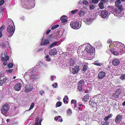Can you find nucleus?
Listing matches in <instances>:
<instances>
[{
    "label": "nucleus",
    "mask_w": 125,
    "mask_h": 125,
    "mask_svg": "<svg viewBox=\"0 0 125 125\" xmlns=\"http://www.w3.org/2000/svg\"><path fill=\"white\" fill-rule=\"evenodd\" d=\"M109 47L112 53L115 55H117L119 53H123L125 52V47L124 44L118 42L110 43Z\"/></svg>",
    "instance_id": "obj_1"
},
{
    "label": "nucleus",
    "mask_w": 125,
    "mask_h": 125,
    "mask_svg": "<svg viewBox=\"0 0 125 125\" xmlns=\"http://www.w3.org/2000/svg\"><path fill=\"white\" fill-rule=\"evenodd\" d=\"M112 12L115 16L117 17H121L124 14L123 10H120V9L115 8L113 9Z\"/></svg>",
    "instance_id": "obj_2"
},
{
    "label": "nucleus",
    "mask_w": 125,
    "mask_h": 125,
    "mask_svg": "<svg viewBox=\"0 0 125 125\" xmlns=\"http://www.w3.org/2000/svg\"><path fill=\"white\" fill-rule=\"evenodd\" d=\"M121 93V90L120 89H118L113 94L111 97V98L113 99H115L118 98L119 97V95Z\"/></svg>",
    "instance_id": "obj_3"
},
{
    "label": "nucleus",
    "mask_w": 125,
    "mask_h": 125,
    "mask_svg": "<svg viewBox=\"0 0 125 125\" xmlns=\"http://www.w3.org/2000/svg\"><path fill=\"white\" fill-rule=\"evenodd\" d=\"M9 105L7 104H6L3 105L2 107L1 113L4 115H5L8 111Z\"/></svg>",
    "instance_id": "obj_4"
},
{
    "label": "nucleus",
    "mask_w": 125,
    "mask_h": 125,
    "mask_svg": "<svg viewBox=\"0 0 125 125\" xmlns=\"http://www.w3.org/2000/svg\"><path fill=\"white\" fill-rule=\"evenodd\" d=\"M85 50L89 53H92L95 51L94 48L90 44H88L86 45Z\"/></svg>",
    "instance_id": "obj_5"
},
{
    "label": "nucleus",
    "mask_w": 125,
    "mask_h": 125,
    "mask_svg": "<svg viewBox=\"0 0 125 125\" xmlns=\"http://www.w3.org/2000/svg\"><path fill=\"white\" fill-rule=\"evenodd\" d=\"M70 25L72 28L74 29H78L79 28L80 23L77 21L74 22L72 21L70 23Z\"/></svg>",
    "instance_id": "obj_6"
},
{
    "label": "nucleus",
    "mask_w": 125,
    "mask_h": 125,
    "mask_svg": "<svg viewBox=\"0 0 125 125\" xmlns=\"http://www.w3.org/2000/svg\"><path fill=\"white\" fill-rule=\"evenodd\" d=\"M85 83L84 80H82L79 81L78 83L77 89L79 91L82 90L83 86H84Z\"/></svg>",
    "instance_id": "obj_7"
},
{
    "label": "nucleus",
    "mask_w": 125,
    "mask_h": 125,
    "mask_svg": "<svg viewBox=\"0 0 125 125\" xmlns=\"http://www.w3.org/2000/svg\"><path fill=\"white\" fill-rule=\"evenodd\" d=\"M33 89V87L30 84H27L25 87V92L28 93L31 91Z\"/></svg>",
    "instance_id": "obj_8"
},
{
    "label": "nucleus",
    "mask_w": 125,
    "mask_h": 125,
    "mask_svg": "<svg viewBox=\"0 0 125 125\" xmlns=\"http://www.w3.org/2000/svg\"><path fill=\"white\" fill-rule=\"evenodd\" d=\"M123 118L122 116L120 115H117L115 118V122L117 124H119Z\"/></svg>",
    "instance_id": "obj_9"
},
{
    "label": "nucleus",
    "mask_w": 125,
    "mask_h": 125,
    "mask_svg": "<svg viewBox=\"0 0 125 125\" xmlns=\"http://www.w3.org/2000/svg\"><path fill=\"white\" fill-rule=\"evenodd\" d=\"M7 29L8 32L10 33H12V34H13L15 31V27L14 28L11 25H9L7 27Z\"/></svg>",
    "instance_id": "obj_10"
},
{
    "label": "nucleus",
    "mask_w": 125,
    "mask_h": 125,
    "mask_svg": "<svg viewBox=\"0 0 125 125\" xmlns=\"http://www.w3.org/2000/svg\"><path fill=\"white\" fill-rule=\"evenodd\" d=\"M79 70V66L76 65L75 66L74 68L72 69V73L73 74H76L78 72Z\"/></svg>",
    "instance_id": "obj_11"
},
{
    "label": "nucleus",
    "mask_w": 125,
    "mask_h": 125,
    "mask_svg": "<svg viewBox=\"0 0 125 125\" xmlns=\"http://www.w3.org/2000/svg\"><path fill=\"white\" fill-rule=\"evenodd\" d=\"M1 80L0 81V85L1 86L3 85V84H5L7 83V78L5 77L3 78L2 76L0 77Z\"/></svg>",
    "instance_id": "obj_12"
},
{
    "label": "nucleus",
    "mask_w": 125,
    "mask_h": 125,
    "mask_svg": "<svg viewBox=\"0 0 125 125\" xmlns=\"http://www.w3.org/2000/svg\"><path fill=\"white\" fill-rule=\"evenodd\" d=\"M22 84L20 83H17L14 86L15 90L17 91H19L21 89Z\"/></svg>",
    "instance_id": "obj_13"
},
{
    "label": "nucleus",
    "mask_w": 125,
    "mask_h": 125,
    "mask_svg": "<svg viewBox=\"0 0 125 125\" xmlns=\"http://www.w3.org/2000/svg\"><path fill=\"white\" fill-rule=\"evenodd\" d=\"M57 53V51L56 50L55 48H54L50 50L49 53L51 55H56Z\"/></svg>",
    "instance_id": "obj_14"
},
{
    "label": "nucleus",
    "mask_w": 125,
    "mask_h": 125,
    "mask_svg": "<svg viewBox=\"0 0 125 125\" xmlns=\"http://www.w3.org/2000/svg\"><path fill=\"white\" fill-rule=\"evenodd\" d=\"M49 43V40L47 39H46L42 41L40 44L42 46H46Z\"/></svg>",
    "instance_id": "obj_15"
},
{
    "label": "nucleus",
    "mask_w": 125,
    "mask_h": 125,
    "mask_svg": "<svg viewBox=\"0 0 125 125\" xmlns=\"http://www.w3.org/2000/svg\"><path fill=\"white\" fill-rule=\"evenodd\" d=\"M97 97L98 98L97 99L98 105L99 106H101L102 105V102H101V100H102V95L100 94H99V95H97Z\"/></svg>",
    "instance_id": "obj_16"
},
{
    "label": "nucleus",
    "mask_w": 125,
    "mask_h": 125,
    "mask_svg": "<svg viewBox=\"0 0 125 125\" xmlns=\"http://www.w3.org/2000/svg\"><path fill=\"white\" fill-rule=\"evenodd\" d=\"M120 63V61L117 59H114L112 61L113 64L114 65L116 66L118 65Z\"/></svg>",
    "instance_id": "obj_17"
},
{
    "label": "nucleus",
    "mask_w": 125,
    "mask_h": 125,
    "mask_svg": "<svg viewBox=\"0 0 125 125\" xmlns=\"http://www.w3.org/2000/svg\"><path fill=\"white\" fill-rule=\"evenodd\" d=\"M108 14V12L106 10H102V18H107Z\"/></svg>",
    "instance_id": "obj_18"
},
{
    "label": "nucleus",
    "mask_w": 125,
    "mask_h": 125,
    "mask_svg": "<svg viewBox=\"0 0 125 125\" xmlns=\"http://www.w3.org/2000/svg\"><path fill=\"white\" fill-rule=\"evenodd\" d=\"M67 18H68L66 16L63 15L61 17L60 20L62 22H65L67 21Z\"/></svg>",
    "instance_id": "obj_19"
},
{
    "label": "nucleus",
    "mask_w": 125,
    "mask_h": 125,
    "mask_svg": "<svg viewBox=\"0 0 125 125\" xmlns=\"http://www.w3.org/2000/svg\"><path fill=\"white\" fill-rule=\"evenodd\" d=\"M90 96L89 94H86L82 98V100L83 101L86 102L88 101L90 98Z\"/></svg>",
    "instance_id": "obj_20"
},
{
    "label": "nucleus",
    "mask_w": 125,
    "mask_h": 125,
    "mask_svg": "<svg viewBox=\"0 0 125 125\" xmlns=\"http://www.w3.org/2000/svg\"><path fill=\"white\" fill-rule=\"evenodd\" d=\"M70 65L71 66H72L74 65L75 63V62L74 59H71L69 60Z\"/></svg>",
    "instance_id": "obj_21"
},
{
    "label": "nucleus",
    "mask_w": 125,
    "mask_h": 125,
    "mask_svg": "<svg viewBox=\"0 0 125 125\" xmlns=\"http://www.w3.org/2000/svg\"><path fill=\"white\" fill-rule=\"evenodd\" d=\"M113 115L112 114H110L107 116L105 117L104 119V120L106 121H107L110 118H111L112 116Z\"/></svg>",
    "instance_id": "obj_22"
},
{
    "label": "nucleus",
    "mask_w": 125,
    "mask_h": 125,
    "mask_svg": "<svg viewBox=\"0 0 125 125\" xmlns=\"http://www.w3.org/2000/svg\"><path fill=\"white\" fill-rule=\"evenodd\" d=\"M119 78L122 81L125 80V74H122L120 76Z\"/></svg>",
    "instance_id": "obj_23"
},
{
    "label": "nucleus",
    "mask_w": 125,
    "mask_h": 125,
    "mask_svg": "<svg viewBox=\"0 0 125 125\" xmlns=\"http://www.w3.org/2000/svg\"><path fill=\"white\" fill-rule=\"evenodd\" d=\"M89 103L91 106L93 107L94 106L95 104H96L95 103V102H94L91 99L89 102Z\"/></svg>",
    "instance_id": "obj_24"
},
{
    "label": "nucleus",
    "mask_w": 125,
    "mask_h": 125,
    "mask_svg": "<svg viewBox=\"0 0 125 125\" xmlns=\"http://www.w3.org/2000/svg\"><path fill=\"white\" fill-rule=\"evenodd\" d=\"M97 99L98 98V97H97V95L95 97H93V98L92 100L94 101V102H95V103L96 104L98 105V101H97Z\"/></svg>",
    "instance_id": "obj_25"
},
{
    "label": "nucleus",
    "mask_w": 125,
    "mask_h": 125,
    "mask_svg": "<svg viewBox=\"0 0 125 125\" xmlns=\"http://www.w3.org/2000/svg\"><path fill=\"white\" fill-rule=\"evenodd\" d=\"M78 14L80 17H83L85 15V13L83 11H80L79 12Z\"/></svg>",
    "instance_id": "obj_26"
},
{
    "label": "nucleus",
    "mask_w": 125,
    "mask_h": 125,
    "mask_svg": "<svg viewBox=\"0 0 125 125\" xmlns=\"http://www.w3.org/2000/svg\"><path fill=\"white\" fill-rule=\"evenodd\" d=\"M88 66L87 64L84 65L83 66L82 70L84 72H85L88 69Z\"/></svg>",
    "instance_id": "obj_27"
},
{
    "label": "nucleus",
    "mask_w": 125,
    "mask_h": 125,
    "mask_svg": "<svg viewBox=\"0 0 125 125\" xmlns=\"http://www.w3.org/2000/svg\"><path fill=\"white\" fill-rule=\"evenodd\" d=\"M31 78L34 81L36 80L38 78V77L36 75H32L31 76Z\"/></svg>",
    "instance_id": "obj_28"
},
{
    "label": "nucleus",
    "mask_w": 125,
    "mask_h": 125,
    "mask_svg": "<svg viewBox=\"0 0 125 125\" xmlns=\"http://www.w3.org/2000/svg\"><path fill=\"white\" fill-rule=\"evenodd\" d=\"M115 5L117 7V8H116L120 9V10H123V9L122 8V5H119V4H116Z\"/></svg>",
    "instance_id": "obj_29"
},
{
    "label": "nucleus",
    "mask_w": 125,
    "mask_h": 125,
    "mask_svg": "<svg viewBox=\"0 0 125 125\" xmlns=\"http://www.w3.org/2000/svg\"><path fill=\"white\" fill-rule=\"evenodd\" d=\"M39 120V117L36 118L35 120V123L34 125H38V123Z\"/></svg>",
    "instance_id": "obj_30"
},
{
    "label": "nucleus",
    "mask_w": 125,
    "mask_h": 125,
    "mask_svg": "<svg viewBox=\"0 0 125 125\" xmlns=\"http://www.w3.org/2000/svg\"><path fill=\"white\" fill-rule=\"evenodd\" d=\"M62 104V102H60V101H59L58 102L56 103V106L57 107H60L61 106Z\"/></svg>",
    "instance_id": "obj_31"
},
{
    "label": "nucleus",
    "mask_w": 125,
    "mask_h": 125,
    "mask_svg": "<svg viewBox=\"0 0 125 125\" xmlns=\"http://www.w3.org/2000/svg\"><path fill=\"white\" fill-rule=\"evenodd\" d=\"M59 25L58 24H56L54 25L51 28V29L52 30H53L54 29L57 28L59 27Z\"/></svg>",
    "instance_id": "obj_32"
},
{
    "label": "nucleus",
    "mask_w": 125,
    "mask_h": 125,
    "mask_svg": "<svg viewBox=\"0 0 125 125\" xmlns=\"http://www.w3.org/2000/svg\"><path fill=\"white\" fill-rule=\"evenodd\" d=\"M94 64L98 66H100L101 65V63L99 62L98 61H96L94 62Z\"/></svg>",
    "instance_id": "obj_33"
},
{
    "label": "nucleus",
    "mask_w": 125,
    "mask_h": 125,
    "mask_svg": "<svg viewBox=\"0 0 125 125\" xmlns=\"http://www.w3.org/2000/svg\"><path fill=\"white\" fill-rule=\"evenodd\" d=\"M78 10L77 9H75V10H73L70 12H71V14L72 15H73V14H75V13H76L78 12Z\"/></svg>",
    "instance_id": "obj_34"
},
{
    "label": "nucleus",
    "mask_w": 125,
    "mask_h": 125,
    "mask_svg": "<svg viewBox=\"0 0 125 125\" xmlns=\"http://www.w3.org/2000/svg\"><path fill=\"white\" fill-rule=\"evenodd\" d=\"M67 113L69 115H71L72 113L71 110L70 109H69L67 111Z\"/></svg>",
    "instance_id": "obj_35"
},
{
    "label": "nucleus",
    "mask_w": 125,
    "mask_h": 125,
    "mask_svg": "<svg viewBox=\"0 0 125 125\" xmlns=\"http://www.w3.org/2000/svg\"><path fill=\"white\" fill-rule=\"evenodd\" d=\"M34 103H32L28 110H30L32 109L34 106Z\"/></svg>",
    "instance_id": "obj_36"
},
{
    "label": "nucleus",
    "mask_w": 125,
    "mask_h": 125,
    "mask_svg": "<svg viewBox=\"0 0 125 125\" xmlns=\"http://www.w3.org/2000/svg\"><path fill=\"white\" fill-rule=\"evenodd\" d=\"M98 78L99 79H102V71L100 72L99 73Z\"/></svg>",
    "instance_id": "obj_37"
},
{
    "label": "nucleus",
    "mask_w": 125,
    "mask_h": 125,
    "mask_svg": "<svg viewBox=\"0 0 125 125\" xmlns=\"http://www.w3.org/2000/svg\"><path fill=\"white\" fill-rule=\"evenodd\" d=\"M109 122L107 121H103L102 122V125H109Z\"/></svg>",
    "instance_id": "obj_38"
},
{
    "label": "nucleus",
    "mask_w": 125,
    "mask_h": 125,
    "mask_svg": "<svg viewBox=\"0 0 125 125\" xmlns=\"http://www.w3.org/2000/svg\"><path fill=\"white\" fill-rule=\"evenodd\" d=\"M13 66V64L12 63L10 62L8 65V67L9 68H12Z\"/></svg>",
    "instance_id": "obj_39"
},
{
    "label": "nucleus",
    "mask_w": 125,
    "mask_h": 125,
    "mask_svg": "<svg viewBox=\"0 0 125 125\" xmlns=\"http://www.w3.org/2000/svg\"><path fill=\"white\" fill-rule=\"evenodd\" d=\"M51 31V30L49 28L45 32L46 35L48 34Z\"/></svg>",
    "instance_id": "obj_40"
},
{
    "label": "nucleus",
    "mask_w": 125,
    "mask_h": 125,
    "mask_svg": "<svg viewBox=\"0 0 125 125\" xmlns=\"http://www.w3.org/2000/svg\"><path fill=\"white\" fill-rule=\"evenodd\" d=\"M76 103H77V101L76 100L74 99L72 100L71 102V104H76Z\"/></svg>",
    "instance_id": "obj_41"
},
{
    "label": "nucleus",
    "mask_w": 125,
    "mask_h": 125,
    "mask_svg": "<svg viewBox=\"0 0 125 125\" xmlns=\"http://www.w3.org/2000/svg\"><path fill=\"white\" fill-rule=\"evenodd\" d=\"M115 4H120L121 3V1L120 0H116V1L115 2Z\"/></svg>",
    "instance_id": "obj_42"
},
{
    "label": "nucleus",
    "mask_w": 125,
    "mask_h": 125,
    "mask_svg": "<svg viewBox=\"0 0 125 125\" xmlns=\"http://www.w3.org/2000/svg\"><path fill=\"white\" fill-rule=\"evenodd\" d=\"M57 84L56 83H55L54 84H53L52 86L53 87L55 88H57Z\"/></svg>",
    "instance_id": "obj_43"
},
{
    "label": "nucleus",
    "mask_w": 125,
    "mask_h": 125,
    "mask_svg": "<svg viewBox=\"0 0 125 125\" xmlns=\"http://www.w3.org/2000/svg\"><path fill=\"white\" fill-rule=\"evenodd\" d=\"M5 26L4 25L2 26L0 28V31L2 32L3 30L4 29Z\"/></svg>",
    "instance_id": "obj_44"
},
{
    "label": "nucleus",
    "mask_w": 125,
    "mask_h": 125,
    "mask_svg": "<svg viewBox=\"0 0 125 125\" xmlns=\"http://www.w3.org/2000/svg\"><path fill=\"white\" fill-rule=\"evenodd\" d=\"M90 8L91 10H92L94 9V5H89Z\"/></svg>",
    "instance_id": "obj_45"
},
{
    "label": "nucleus",
    "mask_w": 125,
    "mask_h": 125,
    "mask_svg": "<svg viewBox=\"0 0 125 125\" xmlns=\"http://www.w3.org/2000/svg\"><path fill=\"white\" fill-rule=\"evenodd\" d=\"M5 2L4 0H1L0 1V6H1Z\"/></svg>",
    "instance_id": "obj_46"
},
{
    "label": "nucleus",
    "mask_w": 125,
    "mask_h": 125,
    "mask_svg": "<svg viewBox=\"0 0 125 125\" xmlns=\"http://www.w3.org/2000/svg\"><path fill=\"white\" fill-rule=\"evenodd\" d=\"M77 52L78 53V54H79V55H81V53H82V51L81 50H80L79 49H78L77 50Z\"/></svg>",
    "instance_id": "obj_47"
},
{
    "label": "nucleus",
    "mask_w": 125,
    "mask_h": 125,
    "mask_svg": "<svg viewBox=\"0 0 125 125\" xmlns=\"http://www.w3.org/2000/svg\"><path fill=\"white\" fill-rule=\"evenodd\" d=\"M83 4L85 5H87L88 3V1L87 0H84L83 1Z\"/></svg>",
    "instance_id": "obj_48"
},
{
    "label": "nucleus",
    "mask_w": 125,
    "mask_h": 125,
    "mask_svg": "<svg viewBox=\"0 0 125 125\" xmlns=\"http://www.w3.org/2000/svg\"><path fill=\"white\" fill-rule=\"evenodd\" d=\"M92 20V19L91 18H87L86 19V21L88 22H89V21H91Z\"/></svg>",
    "instance_id": "obj_49"
},
{
    "label": "nucleus",
    "mask_w": 125,
    "mask_h": 125,
    "mask_svg": "<svg viewBox=\"0 0 125 125\" xmlns=\"http://www.w3.org/2000/svg\"><path fill=\"white\" fill-rule=\"evenodd\" d=\"M44 48H40V49H39L38 50H37V52H38L40 51H43V50H44Z\"/></svg>",
    "instance_id": "obj_50"
},
{
    "label": "nucleus",
    "mask_w": 125,
    "mask_h": 125,
    "mask_svg": "<svg viewBox=\"0 0 125 125\" xmlns=\"http://www.w3.org/2000/svg\"><path fill=\"white\" fill-rule=\"evenodd\" d=\"M107 0H102V9H103L104 8L103 2H105L107 1Z\"/></svg>",
    "instance_id": "obj_51"
},
{
    "label": "nucleus",
    "mask_w": 125,
    "mask_h": 125,
    "mask_svg": "<svg viewBox=\"0 0 125 125\" xmlns=\"http://www.w3.org/2000/svg\"><path fill=\"white\" fill-rule=\"evenodd\" d=\"M98 2V0H92V2L95 4L97 3Z\"/></svg>",
    "instance_id": "obj_52"
},
{
    "label": "nucleus",
    "mask_w": 125,
    "mask_h": 125,
    "mask_svg": "<svg viewBox=\"0 0 125 125\" xmlns=\"http://www.w3.org/2000/svg\"><path fill=\"white\" fill-rule=\"evenodd\" d=\"M99 6L100 9H102V0H100V3L99 4Z\"/></svg>",
    "instance_id": "obj_53"
},
{
    "label": "nucleus",
    "mask_w": 125,
    "mask_h": 125,
    "mask_svg": "<svg viewBox=\"0 0 125 125\" xmlns=\"http://www.w3.org/2000/svg\"><path fill=\"white\" fill-rule=\"evenodd\" d=\"M105 75V73L104 72L102 71V78H104Z\"/></svg>",
    "instance_id": "obj_54"
},
{
    "label": "nucleus",
    "mask_w": 125,
    "mask_h": 125,
    "mask_svg": "<svg viewBox=\"0 0 125 125\" xmlns=\"http://www.w3.org/2000/svg\"><path fill=\"white\" fill-rule=\"evenodd\" d=\"M39 93L41 95H42L45 92L44 91H40L39 92Z\"/></svg>",
    "instance_id": "obj_55"
},
{
    "label": "nucleus",
    "mask_w": 125,
    "mask_h": 125,
    "mask_svg": "<svg viewBox=\"0 0 125 125\" xmlns=\"http://www.w3.org/2000/svg\"><path fill=\"white\" fill-rule=\"evenodd\" d=\"M68 98L67 95H65L64 97V98L63 99V100H68Z\"/></svg>",
    "instance_id": "obj_56"
},
{
    "label": "nucleus",
    "mask_w": 125,
    "mask_h": 125,
    "mask_svg": "<svg viewBox=\"0 0 125 125\" xmlns=\"http://www.w3.org/2000/svg\"><path fill=\"white\" fill-rule=\"evenodd\" d=\"M5 57V58L6 61L8 60L9 59V57L8 56H6Z\"/></svg>",
    "instance_id": "obj_57"
},
{
    "label": "nucleus",
    "mask_w": 125,
    "mask_h": 125,
    "mask_svg": "<svg viewBox=\"0 0 125 125\" xmlns=\"http://www.w3.org/2000/svg\"><path fill=\"white\" fill-rule=\"evenodd\" d=\"M58 42H55L52 43L53 44L54 46H55L56 45H57L58 43Z\"/></svg>",
    "instance_id": "obj_58"
},
{
    "label": "nucleus",
    "mask_w": 125,
    "mask_h": 125,
    "mask_svg": "<svg viewBox=\"0 0 125 125\" xmlns=\"http://www.w3.org/2000/svg\"><path fill=\"white\" fill-rule=\"evenodd\" d=\"M1 59L2 61H6L5 58H4V57H2V56H1Z\"/></svg>",
    "instance_id": "obj_59"
},
{
    "label": "nucleus",
    "mask_w": 125,
    "mask_h": 125,
    "mask_svg": "<svg viewBox=\"0 0 125 125\" xmlns=\"http://www.w3.org/2000/svg\"><path fill=\"white\" fill-rule=\"evenodd\" d=\"M54 46L52 43L48 47L49 48H50L52 47L53 46Z\"/></svg>",
    "instance_id": "obj_60"
},
{
    "label": "nucleus",
    "mask_w": 125,
    "mask_h": 125,
    "mask_svg": "<svg viewBox=\"0 0 125 125\" xmlns=\"http://www.w3.org/2000/svg\"><path fill=\"white\" fill-rule=\"evenodd\" d=\"M42 121V119H41L38 123V125H41V122Z\"/></svg>",
    "instance_id": "obj_61"
},
{
    "label": "nucleus",
    "mask_w": 125,
    "mask_h": 125,
    "mask_svg": "<svg viewBox=\"0 0 125 125\" xmlns=\"http://www.w3.org/2000/svg\"><path fill=\"white\" fill-rule=\"evenodd\" d=\"M112 42V40H109L107 41V43H108L109 44L111 42Z\"/></svg>",
    "instance_id": "obj_62"
},
{
    "label": "nucleus",
    "mask_w": 125,
    "mask_h": 125,
    "mask_svg": "<svg viewBox=\"0 0 125 125\" xmlns=\"http://www.w3.org/2000/svg\"><path fill=\"white\" fill-rule=\"evenodd\" d=\"M46 60L47 61L50 62L51 60V59L50 58L48 57V58L46 59Z\"/></svg>",
    "instance_id": "obj_63"
},
{
    "label": "nucleus",
    "mask_w": 125,
    "mask_h": 125,
    "mask_svg": "<svg viewBox=\"0 0 125 125\" xmlns=\"http://www.w3.org/2000/svg\"><path fill=\"white\" fill-rule=\"evenodd\" d=\"M67 100H63V101L64 103H66L67 104L68 103V102L67 101Z\"/></svg>",
    "instance_id": "obj_64"
}]
</instances>
